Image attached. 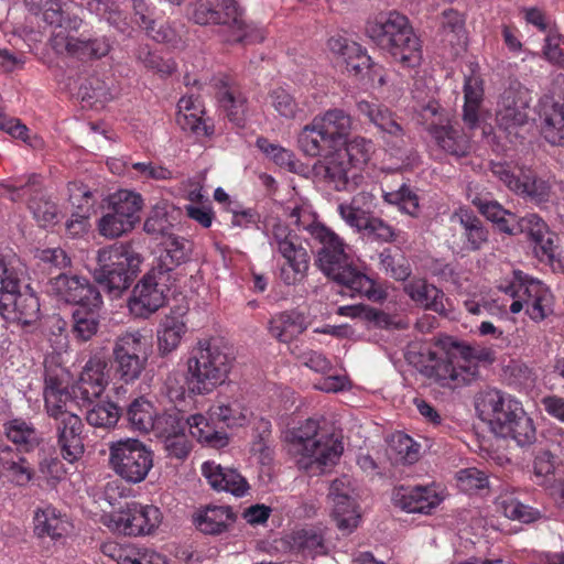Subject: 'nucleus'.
Returning a JSON list of instances; mask_svg holds the SVG:
<instances>
[{
  "instance_id": "f257e3e1",
  "label": "nucleus",
  "mask_w": 564,
  "mask_h": 564,
  "mask_svg": "<svg viewBox=\"0 0 564 564\" xmlns=\"http://www.w3.org/2000/svg\"><path fill=\"white\" fill-rule=\"evenodd\" d=\"M284 212L293 225L308 231L321 243L316 264L324 274L341 286L339 293L351 297L366 296L375 302L384 299L383 291L377 288L376 282L352 265V258L344 240L317 221L310 204L295 202L288 205Z\"/></svg>"
},
{
  "instance_id": "f03ea898",
  "label": "nucleus",
  "mask_w": 564,
  "mask_h": 564,
  "mask_svg": "<svg viewBox=\"0 0 564 564\" xmlns=\"http://www.w3.org/2000/svg\"><path fill=\"white\" fill-rule=\"evenodd\" d=\"M489 357L490 352L449 340L423 345L417 355L410 357V360L422 375L440 387L457 389L470 383L478 375L477 361Z\"/></svg>"
},
{
  "instance_id": "7ed1b4c3",
  "label": "nucleus",
  "mask_w": 564,
  "mask_h": 564,
  "mask_svg": "<svg viewBox=\"0 0 564 564\" xmlns=\"http://www.w3.org/2000/svg\"><path fill=\"white\" fill-rule=\"evenodd\" d=\"M366 34L403 67L421 65L422 43L404 14L394 10L373 14L367 20Z\"/></svg>"
},
{
  "instance_id": "20e7f679",
  "label": "nucleus",
  "mask_w": 564,
  "mask_h": 564,
  "mask_svg": "<svg viewBox=\"0 0 564 564\" xmlns=\"http://www.w3.org/2000/svg\"><path fill=\"white\" fill-rule=\"evenodd\" d=\"M290 442L299 468L313 475L335 465L344 452L343 442L335 434L323 431L314 419L294 427L290 432Z\"/></svg>"
},
{
  "instance_id": "39448f33",
  "label": "nucleus",
  "mask_w": 564,
  "mask_h": 564,
  "mask_svg": "<svg viewBox=\"0 0 564 564\" xmlns=\"http://www.w3.org/2000/svg\"><path fill=\"white\" fill-rule=\"evenodd\" d=\"M232 361L215 339H199L186 362L189 391L197 395L210 393L228 379Z\"/></svg>"
},
{
  "instance_id": "423d86ee",
  "label": "nucleus",
  "mask_w": 564,
  "mask_h": 564,
  "mask_svg": "<svg viewBox=\"0 0 564 564\" xmlns=\"http://www.w3.org/2000/svg\"><path fill=\"white\" fill-rule=\"evenodd\" d=\"M498 290L511 301L509 311L518 314L522 310L534 323L543 322L554 311V296L542 281L514 270L511 276L498 284Z\"/></svg>"
},
{
  "instance_id": "0eeeda50",
  "label": "nucleus",
  "mask_w": 564,
  "mask_h": 564,
  "mask_svg": "<svg viewBox=\"0 0 564 564\" xmlns=\"http://www.w3.org/2000/svg\"><path fill=\"white\" fill-rule=\"evenodd\" d=\"M95 280L115 295L127 290L140 270L142 257L128 243H113L97 253Z\"/></svg>"
},
{
  "instance_id": "6e6552de",
  "label": "nucleus",
  "mask_w": 564,
  "mask_h": 564,
  "mask_svg": "<svg viewBox=\"0 0 564 564\" xmlns=\"http://www.w3.org/2000/svg\"><path fill=\"white\" fill-rule=\"evenodd\" d=\"M152 352V337L144 328H129L113 340L116 372L126 384L140 379Z\"/></svg>"
},
{
  "instance_id": "1a4fd4ad",
  "label": "nucleus",
  "mask_w": 564,
  "mask_h": 564,
  "mask_svg": "<svg viewBox=\"0 0 564 564\" xmlns=\"http://www.w3.org/2000/svg\"><path fill=\"white\" fill-rule=\"evenodd\" d=\"M47 414L58 421V444L64 459L73 463L84 454L83 423L72 411L74 401L68 390L44 393Z\"/></svg>"
},
{
  "instance_id": "9d476101",
  "label": "nucleus",
  "mask_w": 564,
  "mask_h": 564,
  "mask_svg": "<svg viewBox=\"0 0 564 564\" xmlns=\"http://www.w3.org/2000/svg\"><path fill=\"white\" fill-rule=\"evenodd\" d=\"M264 234L273 253L285 261L280 269V279L288 285L300 282L307 272L310 257L296 235L280 220L268 223Z\"/></svg>"
},
{
  "instance_id": "9b49d317",
  "label": "nucleus",
  "mask_w": 564,
  "mask_h": 564,
  "mask_svg": "<svg viewBox=\"0 0 564 564\" xmlns=\"http://www.w3.org/2000/svg\"><path fill=\"white\" fill-rule=\"evenodd\" d=\"M419 121L433 142L447 154L463 158L471 151L470 135L453 124L451 112L437 101L431 100L421 107Z\"/></svg>"
},
{
  "instance_id": "f8f14e48",
  "label": "nucleus",
  "mask_w": 564,
  "mask_h": 564,
  "mask_svg": "<svg viewBox=\"0 0 564 564\" xmlns=\"http://www.w3.org/2000/svg\"><path fill=\"white\" fill-rule=\"evenodd\" d=\"M109 465L124 481L140 484L153 467V452L137 438H121L109 444Z\"/></svg>"
},
{
  "instance_id": "ddd939ff",
  "label": "nucleus",
  "mask_w": 564,
  "mask_h": 564,
  "mask_svg": "<svg viewBox=\"0 0 564 564\" xmlns=\"http://www.w3.org/2000/svg\"><path fill=\"white\" fill-rule=\"evenodd\" d=\"M163 514L154 505L132 501L102 518L112 532L128 536H144L154 533L162 523Z\"/></svg>"
},
{
  "instance_id": "4468645a",
  "label": "nucleus",
  "mask_w": 564,
  "mask_h": 564,
  "mask_svg": "<svg viewBox=\"0 0 564 564\" xmlns=\"http://www.w3.org/2000/svg\"><path fill=\"white\" fill-rule=\"evenodd\" d=\"M451 236L447 242L455 252H475L488 242L489 231L469 208L460 206L449 218Z\"/></svg>"
},
{
  "instance_id": "2eb2a0df",
  "label": "nucleus",
  "mask_w": 564,
  "mask_h": 564,
  "mask_svg": "<svg viewBox=\"0 0 564 564\" xmlns=\"http://www.w3.org/2000/svg\"><path fill=\"white\" fill-rule=\"evenodd\" d=\"M172 281L162 275L158 269H151L133 286L128 301L130 313L140 318H148L166 301Z\"/></svg>"
},
{
  "instance_id": "dca6fc26",
  "label": "nucleus",
  "mask_w": 564,
  "mask_h": 564,
  "mask_svg": "<svg viewBox=\"0 0 564 564\" xmlns=\"http://www.w3.org/2000/svg\"><path fill=\"white\" fill-rule=\"evenodd\" d=\"M332 517L344 533L354 532L361 522L358 492L355 481L347 475L335 479L329 487Z\"/></svg>"
},
{
  "instance_id": "f3484780",
  "label": "nucleus",
  "mask_w": 564,
  "mask_h": 564,
  "mask_svg": "<svg viewBox=\"0 0 564 564\" xmlns=\"http://www.w3.org/2000/svg\"><path fill=\"white\" fill-rule=\"evenodd\" d=\"M46 293L57 302L76 305L102 306L100 292L90 281L77 274L61 273L48 280Z\"/></svg>"
},
{
  "instance_id": "a211bd4d",
  "label": "nucleus",
  "mask_w": 564,
  "mask_h": 564,
  "mask_svg": "<svg viewBox=\"0 0 564 564\" xmlns=\"http://www.w3.org/2000/svg\"><path fill=\"white\" fill-rule=\"evenodd\" d=\"M530 90L519 82H512L500 96L496 112L498 127L508 134L528 122L531 102Z\"/></svg>"
},
{
  "instance_id": "6ab92c4d",
  "label": "nucleus",
  "mask_w": 564,
  "mask_h": 564,
  "mask_svg": "<svg viewBox=\"0 0 564 564\" xmlns=\"http://www.w3.org/2000/svg\"><path fill=\"white\" fill-rule=\"evenodd\" d=\"M70 32L66 29L52 32L50 44L57 55L88 61L101 58L110 52L111 45L107 37L75 36Z\"/></svg>"
},
{
  "instance_id": "aec40b11",
  "label": "nucleus",
  "mask_w": 564,
  "mask_h": 564,
  "mask_svg": "<svg viewBox=\"0 0 564 564\" xmlns=\"http://www.w3.org/2000/svg\"><path fill=\"white\" fill-rule=\"evenodd\" d=\"M216 10L221 14L218 24L220 36L226 43H260L267 32L263 28L246 24L242 19V12L235 0H216Z\"/></svg>"
},
{
  "instance_id": "412c9836",
  "label": "nucleus",
  "mask_w": 564,
  "mask_h": 564,
  "mask_svg": "<svg viewBox=\"0 0 564 564\" xmlns=\"http://www.w3.org/2000/svg\"><path fill=\"white\" fill-rule=\"evenodd\" d=\"M492 174L510 191L523 195L535 203H543L550 198L551 185L549 181L533 175L531 172L521 171L516 175L508 163L496 162L491 164Z\"/></svg>"
},
{
  "instance_id": "4be33fe9",
  "label": "nucleus",
  "mask_w": 564,
  "mask_h": 564,
  "mask_svg": "<svg viewBox=\"0 0 564 564\" xmlns=\"http://www.w3.org/2000/svg\"><path fill=\"white\" fill-rule=\"evenodd\" d=\"M356 108L360 116L367 118L378 129L388 147L398 151L405 147L404 129L388 107L362 99L357 101Z\"/></svg>"
},
{
  "instance_id": "5701e85b",
  "label": "nucleus",
  "mask_w": 564,
  "mask_h": 564,
  "mask_svg": "<svg viewBox=\"0 0 564 564\" xmlns=\"http://www.w3.org/2000/svg\"><path fill=\"white\" fill-rule=\"evenodd\" d=\"M392 499L405 512L430 514L443 502L445 492L436 484L399 487L394 489Z\"/></svg>"
},
{
  "instance_id": "b1692460",
  "label": "nucleus",
  "mask_w": 564,
  "mask_h": 564,
  "mask_svg": "<svg viewBox=\"0 0 564 564\" xmlns=\"http://www.w3.org/2000/svg\"><path fill=\"white\" fill-rule=\"evenodd\" d=\"M0 315L8 323L31 325L40 316L39 299L29 288L24 292L20 288L4 292L0 296Z\"/></svg>"
},
{
  "instance_id": "393cba45",
  "label": "nucleus",
  "mask_w": 564,
  "mask_h": 564,
  "mask_svg": "<svg viewBox=\"0 0 564 564\" xmlns=\"http://www.w3.org/2000/svg\"><path fill=\"white\" fill-rule=\"evenodd\" d=\"M110 382V369L106 356L95 354L85 364L74 387V393L91 402L102 395Z\"/></svg>"
},
{
  "instance_id": "a878e982",
  "label": "nucleus",
  "mask_w": 564,
  "mask_h": 564,
  "mask_svg": "<svg viewBox=\"0 0 564 564\" xmlns=\"http://www.w3.org/2000/svg\"><path fill=\"white\" fill-rule=\"evenodd\" d=\"M482 405L490 415L489 425L491 431L497 436L505 438L507 434H510V427L520 415L519 411H524L518 400L497 390L485 394Z\"/></svg>"
},
{
  "instance_id": "bb28decb",
  "label": "nucleus",
  "mask_w": 564,
  "mask_h": 564,
  "mask_svg": "<svg viewBox=\"0 0 564 564\" xmlns=\"http://www.w3.org/2000/svg\"><path fill=\"white\" fill-rule=\"evenodd\" d=\"M200 471L215 491H224L236 498H243L250 494L251 487L247 478L235 468L207 460L202 464Z\"/></svg>"
},
{
  "instance_id": "cd10ccee",
  "label": "nucleus",
  "mask_w": 564,
  "mask_h": 564,
  "mask_svg": "<svg viewBox=\"0 0 564 564\" xmlns=\"http://www.w3.org/2000/svg\"><path fill=\"white\" fill-rule=\"evenodd\" d=\"M511 226H503L502 231L509 235L527 234L535 245L541 257L552 260L555 256V245L546 223L536 214H527L513 220Z\"/></svg>"
},
{
  "instance_id": "c85d7f7f",
  "label": "nucleus",
  "mask_w": 564,
  "mask_h": 564,
  "mask_svg": "<svg viewBox=\"0 0 564 564\" xmlns=\"http://www.w3.org/2000/svg\"><path fill=\"white\" fill-rule=\"evenodd\" d=\"M207 89L215 93L229 120L242 126L247 112V97L230 84V78L225 74H217L210 78Z\"/></svg>"
},
{
  "instance_id": "c756f323",
  "label": "nucleus",
  "mask_w": 564,
  "mask_h": 564,
  "mask_svg": "<svg viewBox=\"0 0 564 564\" xmlns=\"http://www.w3.org/2000/svg\"><path fill=\"white\" fill-rule=\"evenodd\" d=\"M541 131L547 142L564 143V96L544 95L538 104Z\"/></svg>"
},
{
  "instance_id": "7c9ffc66",
  "label": "nucleus",
  "mask_w": 564,
  "mask_h": 564,
  "mask_svg": "<svg viewBox=\"0 0 564 564\" xmlns=\"http://www.w3.org/2000/svg\"><path fill=\"white\" fill-rule=\"evenodd\" d=\"M204 107L198 98L183 96L177 102L176 122L184 131L192 132L196 138H210L214 126L204 117Z\"/></svg>"
},
{
  "instance_id": "2f4dec72",
  "label": "nucleus",
  "mask_w": 564,
  "mask_h": 564,
  "mask_svg": "<svg viewBox=\"0 0 564 564\" xmlns=\"http://www.w3.org/2000/svg\"><path fill=\"white\" fill-rule=\"evenodd\" d=\"M316 169L325 182L336 191L348 189L350 185L357 183V178L360 176L338 150L325 156V161Z\"/></svg>"
},
{
  "instance_id": "473e14b6",
  "label": "nucleus",
  "mask_w": 564,
  "mask_h": 564,
  "mask_svg": "<svg viewBox=\"0 0 564 564\" xmlns=\"http://www.w3.org/2000/svg\"><path fill=\"white\" fill-rule=\"evenodd\" d=\"M212 420L224 423L228 429L242 427L250 422L251 411L242 398L217 395L208 409Z\"/></svg>"
},
{
  "instance_id": "72a5a7b5",
  "label": "nucleus",
  "mask_w": 564,
  "mask_h": 564,
  "mask_svg": "<svg viewBox=\"0 0 564 564\" xmlns=\"http://www.w3.org/2000/svg\"><path fill=\"white\" fill-rule=\"evenodd\" d=\"M189 242L175 235H165L161 242V251L152 269L172 281V272L189 258Z\"/></svg>"
},
{
  "instance_id": "f704fd0d",
  "label": "nucleus",
  "mask_w": 564,
  "mask_h": 564,
  "mask_svg": "<svg viewBox=\"0 0 564 564\" xmlns=\"http://www.w3.org/2000/svg\"><path fill=\"white\" fill-rule=\"evenodd\" d=\"M33 525L36 536L57 541L67 534L70 523L68 518L56 508L45 506L35 510Z\"/></svg>"
},
{
  "instance_id": "c9c22d12",
  "label": "nucleus",
  "mask_w": 564,
  "mask_h": 564,
  "mask_svg": "<svg viewBox=\"0 0 564 564\" xmlns=\"http://www.w3.org/2000/svg\"><path fill=\"white\" fill-rule=\"evenodd\" d=\"M236 521V516L229 506H208L198 510L193 522L205 534H221Z\"/></svg>"
},
{
  "instance_id": "e433bc0d",
  "label": "nucleus",
  "mask_w": 564,
  "mask_h": 564,
  "mask_svg": "<svg viewBox=\"0 0 564 564\" xmlns=\"http://www.w3.org/2000/svg\"><path fill=\"white\" fill-rule=\"evenodd\" d=\"M313 121L315 127L321 129L338 149L345 143L352 127L350 115L339 108L317 115Z\"/></svg>"
},
{
  "instance_id": "4c0bfd02",
  "label": "nucleus",
  "mask_w": 564,
  "mask_h": 564,
  "mask_svg": "<svg viewBox=\"0 0 564 564\" xmlns=\"http://www.w3.org/2000/svg\"><path fill=\"white\" fill-rule=\"evenodd\" d=\"M405 294L420 307L438 314L446 313L445 294L423 279H413L404 284Z\"/></svg>"
},
{
  "instance_id": "58836bf2",
  "label": "nucleus",
  "mask_w": 564,
  "mask_h": 564,
  "mask_svg": "<svg viewBox=\"0 0 564 564\" xmlns=\"http://www.w3.org/2000/svg\"><path fill=\"white\" fill-rule=\"evenodd\" d=\"M187 333V323L181 314L165 315L158 327V350L165 356L176 350L184 335Z\"/></svg>"
},
{
  "instance_id": "ea45409f",
  "label": "nucleus",
  "mask_w": 564,
  "mask_h": 564,
  "mask_svg": "<svg viewBox=\"0 0 564 564\" xmlns=\"http://www.w3.org/2000/svg\"><path fill=\"white\" fill-rule=\"evenodd\" d=\"M290 549L304 557H316L327 553L324 531L319 528H303L292 532L286 540Z\"/></svg>"
},
{
  "instance_id": "a19ab883",
  "label": "nucleus",
  "mask_w": 564,
  "mask_h": 564,
  "mask_svg": "<svg viewBox=\"0 0 564 564\" xmlns=\"http://www.w3.org/2000/svg\"><path fill=\"white\" fill-rule=\"evenodd\" d=\"M471 74L466 76L464 84L463 121L468 130L479 127V108L484 97L482 80L471 67Z\"/></svg>"
},
{
  "instance_id": "79ce46f5",
  "label": "nucleus",
  "mask_w": 564,
  "mask_h": 564,
  "mask_svg": "<svg viewBox=\"0 0 564 564\" xmlns=\"http://www.w3.org/2000/svg\"><path fill=\"white\" fill-rule=\"evenodd\" d=\"M297 143L301 151L312 158H325L339 150L321 129L315 127L313 120L303 127L299 133Z\"/></svg>"
},
{
  "instance_id": "37998d69",
  "label": "nucleus",
  "mask_w": 564,
  "mask_h": 564,
  "mask_svg": "<svg viewBox=\"0 0 564 564\" xmlns=\"http://www.w3.org/2000/svg\"><path fill=\"white\" fill-rule=\"evenodd\" d=\"M186 422L192 436L200 444L217 449L229 444V435L225 431L216 430L205 415L193 414Z\"/></svg>"
},
{
  "instance_id": "c03bdc74",
  "label": "nucleus",
  "mask_w": 564,
  "mask_h": 564,
  "mask_svg": "<svg viewBox=\"0 0 564 564\" xmlns=\"http://www.w3.org/2000/svg\"><path fill=\"white\" fill-rule=\"evenodd\" d=\"M442 42L452 46L455 54L465 47V19L455 9H447L441 15Z\"/></svg>"
},
{
  "instance_id": "a18cd8bd",
  "label": "nucleus",
  "mask_w": 564,
  "mask_h": 564,
  "mask_svg": "<svg viewBox=\"0 0 564 564\" xmlns=\"http://www.w3.org/2000/svg\"><path fill=\"white\" fill-rule=\"evenodd\" d=\"M250 453L261 465H270L273 460L272 425L267 419H259L252 429Z\"/></svg>"
},
{
  "instance_id": "49530a36",
  "label": "nucleus",
  "mask_w": 564,
  "mask_h": 564,
  "mask_svg": "<svg viewBox=\"0 0 564 564\" xmlns=\"http://www.w3.org/2000/svg\"><path fill=\"white\" fill-rule=\"evenodd\" d=\"M306 328L304 317L294 311L274 315L269 323L270 334L282 343H288Z\"/></svg>"
},
{
  "instance_id": "de8ad7c7",
  "label": "nucleus",
  "mask_w": 564,
  "mask_h": 564,
  "mask_svg": "<svg viewBox=\"0 0 564 564\" xmlns=\"http://www.w3.org/2000/svg\"><path fill=\"white\" fill-rule=\"evenodd\" d=\"M158 409L143 397L134 399L127 408L126 417L133 431L149 433L155 425Z\"/></svg>"
},
{
  "instance_id": "09e8293b",
  "label": "nucleus",
  "mask_w": 564,
  "mask_h": 564,
  "mask_svg": "<svg viewBox=\"0 0 564 564\" xmlns=\"http://www.w3.org/2000/svg\"><path fill=\"white\" fill-rule=\"evenodd\" d=\"M142 206V196L133 191L120 189L109 196V209L123 217L133 227L140 220L139 213Z\"/></svg>"
},
{
  "instance_id": "8fccbe9b",
  "label": "nucleus",
  "mask_w": 564,
  "mask_h": 564,
  "mask_svg": "<svg viewBox=\"0 0 564 564\" xmlns=\"http://www.w3.org/2000/svg\"><path fill=\"white\" fill-rule=\"evenodd\" d=\"M43 19L55 28L53 31L66 29L77 32L83 24V20L77 15H70L67 4L59 0H47L45 2Z\"/></svg>"
},
{
  "instance_id": "3c124183",
  "label": "nucleus",
  "mask_w": 564,
  "mask_h": 564,
  "mask_svg": "<svg viewBox=\"0 0 564 564\" xmlns=\"http://www.w3.org/2000/svg\"><path fill=\"white\" fill-rule=\"evenodd\" d=\"M100 308L101 306L84 305L74 311L73 332L79 340L87 341L96 335L99 328Z\"/></svg>"
},
{
  "instance_id": "603ef678",
  "label": "nucleus",
  "mask_w": 564,
  "mask_h": 564,
  "mask_svg": "<svg viewBox=\"0 0 564 564\" xmlns=\"http://www.w3.org/2000/svg\"><path fill=\"white\" fill-rule=\"evenodd\" d=\"M4 433L9 441L25 451L32 449L40 443V434L33 425L21 419L10 420L4 424Z\"/></svg>"
},
{
  "instance_id": "864d4df0",
  "label": "nucleus",
  "mask_w": 564,
  "mask_h": 564,
  "mask_svg": "<svg viewBox=\"0 0 564 564\" xmlns=\"http://www.w3.org/2000/svg\"><path fill=\"white\" fill-rule=\"evenodd\" d=\"M344 144L346 148L343 154L358 173L368 164L376 151L373 141L360 135L349 141L345 140Z\"/></svg>"
},
{
  "instance_id": "5fc2aeb1",
  "label": "nucleus",
  "mask_w": 564,
  "mask_h": 564,
  "mask_svg": "<svg viewBox=\"0 0 564 564\" xmlns=\"http://www.w3.org/2000/svg\"><path fill=\"white\" fill-rule=\"evenodd\" d=\"M383 198L388 204L398 206L399 210L412 217L420 214V197L417 193L406 184L398 189L384 192Z\"/></svg>"
},
{
  "instance_id": "6e6d98bb",
  "label": "nucleus",
  "mask_w": 564,
  "mask_h": 564,
  "mask_svg": "<svg viewBox=\"0 0 564 564\" xmlns=\"http://www.w3.org/2000/svg\"><path fill=\"white\" fill-rule=\"evenodd\" d=\"M497 505L502 513L511 520L530 523L540 517V512L536 509L523 505L510 495H501L497 500Z\"/></svg>"
},
{
  "instance_id": "4d7b16f0",
  "label": "nucleus",
  "mask_w": 564,
  "mask_h": 564,
  "mask_svg": "<svg viewBox=\"0 0 564 564\" xmlns=\"http://www.w3.org/2000/svg\"><path fill=\"white\" fill-rule=\"evenodd\" d=\"M2 469L8 479L17 486H26L34 477V469L28 459L15 455L1 459Z\"/></svg>"
},
{
  "instance_id": "13d9d810",
  "label": "nucleus",
  "mask_w": 564,
  "mask_h": 564,
  "mask_svg": "<svg viewBox=\"0 0 564 564\" xmlns=\"http://www.w3.org/2000/svg\"><path fill=\"white\" fill-rule=\"evenodd\" d=\"M101 553L117 564H140L142 549L134 544H120L116 541H107L101 544Z\"/></svg>"
},
{
  "instance_id": "bf43d9fd",
  "label": "nucleus",
  "mask_w": 564,
  "mask_h": 564,
  "mask_svg": "<svg viewBox=\"0 0 564 564\" xmlns=\"http://www.w3.org/2000/svg\"><path fill=\"white\" fill-rule=\"evenodd\" d=\"M68 199L75 208V213L93 215L98 197L97 192L90 189L87 185L73 182L68 184Z\"/></svg>"
},
{
  "instance_id": "052dcab7",
  "label": "nucleus",
  "mask_w": 564,
  "mask_h": 564,
  "mask_svg": "<svg viewBox=\"0 0 564 564\" xmlns=\"http://www.w3.org/2000/svg\"><path fill=\"white\" fill-rule=\"evenodd\" d=\"M44 393L59 392L68 390V371L58 364L54 362V358H46L44 361Z\"/></svg>"
},
{
  "instance_id": "680f3d73",
  "label": "nucleus",
  "mask_w": 564,
  "mask_h": 564,
  "mask_svg": "<svg viewBox=\"0 0 564 564\" xmlns=\"http://www.w3.org/2000/svg\"><path fill=\"white\" fill-rule=\"evenodd\" d=\"M556 466L557 459L550 451H536L532 463L535 482L540 486L550 484L555 474Z\"/></svg>"
},
{
  "instance_id": "e2e57ef3",
  "label": "nucleus",
  "mask_w": 564,
  "mask_h": 564,
  "mask_svg": "<svg viewBox=\"0 0 564 564\" xmlns=\"http://www.w3.org/2000/svg\"><path fill=\"white\" fill-rule=\"evenodd\" d=\"M119 417V408L112 402L96 404L86 414L88 424L104 429L115 426Z\"/></svg>"
},
{
  "instance_id": "0e129e2a",
  "label": "nucleus",
  "mask_w": 564,
  "mask_h": 564,
  "mask_svg": "<svg viewBox=\"0 0 564 564\" xmlns=\"http://www.w3.org/2000/svg\"><path fill=\"white\" fill-rule=\"evenodd\" d=\"M41 184V176L31 174L28 176L26 182L10 181L0 183V195H8L11 200H21L29 194H37Z\"/></svg>"
},
{
  "instance_id": "69168bd1",
  "label": "nucleus",
  "mask_w": 564,
  "mask_h": 564,
  "mask_svg": "<svg viewBox=\"0 0 564 564\" xmlns=\"http://www.w3.org/2000/svg\"><path fill=\"white\" fill-rule=\"evenodd\" d=\"M21 268L18 259L0 254V296L4 292L20 288Z\"/></svg>"
},
{
  "instance_id": "338daca9",
  "label": "nucleus",
  "mask_w": 564,
  "mask_h": 564,
  "mask_svg": "<svg viewBox=\"0 0 564 564\" xmlns=\"http://www.w3.org/2000/svg\"><path fill=\"white\" fill-rule=\"evenodd\" d=\"M29 209L41 227H50L57 223L58 208L56 204L44 197L30 199Z\"/></svg>"
},
{
  "instance_id": "774afa93",
  "label": "nucleus",
  "mask_w": 564,
  "mask_h": 564,
  "mask_svg": "<svg viewBox=\"0 0 564 564\" xmlns=\"http://www.w3.org/2000/svg\"><path fill=\"white\" fill-rule=\"evenodd\" d=\"M133 228L123 217L111 209L98 221L99 234L109 239L118 238Z\"/></svg>"
}]
</instances>
